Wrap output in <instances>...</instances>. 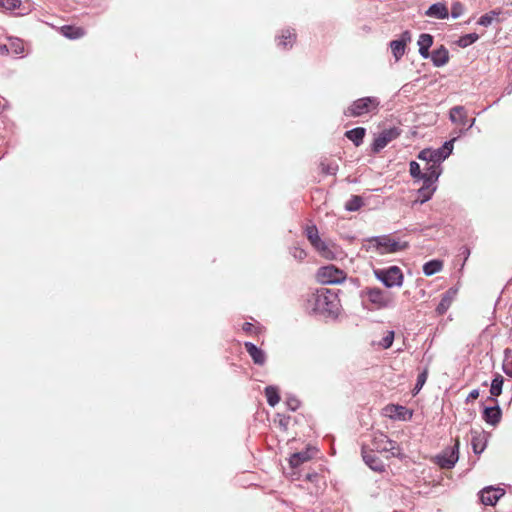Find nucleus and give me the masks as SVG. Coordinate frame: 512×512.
I'll list each match as a JSON object with an SVG mask.
<instances>
[{
  "label": "nucleus",
  "mask_w": 512,
  "mask_h": 512,
  "mask_svg": "<svg viewBox=\"0 0 512 512\" xmlns=\"http://www.w3.org/2000/svg\"><path fill=\"white\" fill-rule=\"evenodd\" d=\"M378 280L383 282L386 287L401 286L403 283V273L397 266H391L387 269L374 270Z\"/></svg>",
  "instance_id": "nucleus-5"
},
{
  "label": "nucleus",
  "mask_w": 512,
  "mask_h": 512,
  "mask_svg": "<svg viewBox=\"0 0 512 512\" xmlns=\"http://www.w3.org/2000/svg\"><path fill=\"white\" fill-rule=\"evenodd\" d=\"M459 439H455L453 447L446 448L440 455L436 456V463L442 469H451L459 458Z\"/></svg>",
  "instance_id": "nucleus-7"
},
{
  "label": "nucleus",
  "mask_w": 512,
  "mask_h": 512,
  "mask_svg": "<svg viewBox=\"0 0 512 512\" xmlns=\"http://www.w3.org/2000/svg\"><path fill=\"white\" fill-rule=\"evenodd\" d=\"M317 453L316 448L307 447L301 452H296L290 456L289 464L292 468H297L303 463L311 460Z\"/></svg>",
  "instance_id": "nucleus-13"
},
{
  "label": "nucleus",
  "mask_w": 512,
  "mask_h": 512,
  "mask_svg": "<svg viewBox=\"0 0 512 512\" xmlns=\"http://www.w3.org/2000/svg\"><path fill=\"white\" fill-rule=\"evenodd\" d=\"M364 461L369 467L375 471H382L384 469V465L381 461L376 459V457L371 453H366L363 455Z\"/></svg>",
  "instance_id": "nucleus-30"
},
{
  "label": "nucleus",
  "mask_w": 512,
  "mask_h": 512,
  "mask_svg": "<svg viewBox=\"0 0 512 512\" xmlns=\"http://www.w3.org/2000/svg\"><path fill=\"white\" fill-rule=\"evenodd\" d=\"M504 378L501 375H497L491 383L490 393L492 396L497 397L502 392V385Z\"/></svg>",
  "instance_id": "nucleus-33"
},
{
  "label": "nucleus",
  "mask_w": 512,
  "mask_h": 512,
  "mask_svg": "<svg viewBox=\"0 0 512 512\" xmlns=\"http://www.w3.org/2000/svg\"><path fill=\"white\" fill-rule=\"evenodd\" d=\"M366 295L376 309L385 308L391 303V297L379 288H368Z\"/></svg>",
  "instance_id": "nucleus-9"
},
{
  "label": "nucleus",
  "mask_w": 512,
  "mask_h": 512,
  "mask_svg": "<svg viewBox=\"0 0 512 512\" xmlns=\"http://www.w3.org/2000/svg\"><path fill=\"white\" fill-rule=\"evenodd\" d=\"M418 158L420 160L426 161L428 165L429 164H434L432 149H424V150H422L419 153Z\"/></svg>",
  "instance_id": "nucleus-40"
},
{
  "label": "nucleus",
  "mask_w": 512,
  "mask_h": 512,
  "mask_svg": "<svg viewBox=\"0 0 512 512\" xmlns=\"http://www.w3.org/2000/svg\"><path fill=\"white\" fill-rule=\"evenodd\" d=\"M370 248H374L379 254H390L403 251L408 248L405 241L396 240L391 235L372 237L368 240Z\"/></svg>",
  "instance_id": "nucleus-2"
},
{
  "label": "nucleus",
  "mask_w": 512,
  "mask_h": 512,
  "mask_svg": "<svg viewBox=\"0 0 512 512\" xmlns=\"http://www.w3.org/2000/svg\"><path fill=\"white\" fill-rule=\"evenodd\" d=\"M242 329L247 334H254V333H256V327L252 323H249V322H245L242 325Z\"/></svg>",
  "instance_id": "nucleus-45"
},
{
  "label": "nucleus",
  "mask_w": 512,
  "mask_h": 512,
  "mask_svg": "<svg viewBox=\"0 0 512 512\" xmlns=\"http://www.w3.org/2000/svg\"><path fill=\"white\" fill-rule=\"evenodd\" d=\"M410 40V33L405 31L402 33L400 40H394L390 43L391 51L396 60H399L404 55L406 43Z\"/></svg>",
  "instance_id": "nucleus-16"
},
{
  "label": "nucleus",
  "mask_w": 512,
  "mask_h": 512,
  "mask_svg": "<svg viewBox=\"0 0 512 512\" xmlns=\"http://www.w3.org/2000/svg\"><path fill=\"white\" fill-rule=\"evenodd\" d=\"M425 14L437 19H446L449 16V11L445 4L435 3L429 7Z\"/></svg>",
  "instance_id": "nucleus-22"
},
{
  "label": "nucleus",
  "mask_w": 512,
  "mask_h": 512,
  "mask_svg": "<svg viewBox=\"0 0 512 512\" xmlns=\"http://www.w3.org/2000/svg\"><path fill=\"white\" fill-rule=\"evenodd\" d=\"M21 5V0H0V7L7 10H14Z\"/></svg>",
  "instance_id": "nucleus-39"
},
{
  "label": "nucleus",
  "mask_w": 512,
  "mask_h": 512,
  "mask_svg": "<svg viewBox=\"0 0 512 512\" xmlns=\"http://www.w3.org/2000/svg\"><path fill=\"white\" fill-rule=\"evenodd\" d=\"M246 351L257 365H263L266 361L265 353L251 342H245Z\"/></svg>",
  "instance_id": "nucleus-21"
},
{
  "label": "nucleus",
  "mask_w": 512,
  "mask_h": 512,
  "mask_svg": "<svg viewBox=\"0 0 512 512\" xmlns=\"http://www.w3.org/2000/svg\"><path fill=\"white\" fill-rule=\"evenodd\" d=\"M24 52L23 40L16 37H8L7 43L0 44V55H19Z\"/></svg>",
  "instance_id": "nucleus-12"
},
{
  "label": "nucleus",
  "mask_w": 512,
  "mask_h": 512,
  "mask_svg": "<svg viewBox=\"0 0 512 512\" xmlns=\"http://www.w3.org/2000/svg\"><path fill=\"white\" fill-rule=\"evenodd\" d=\"M288 405L291 407L292 410H296L298 407V401L294 399L292 401H289Z\"/></svg>",
  "instance_id": "nucleus-48"
},
{
  "label": "nucleus",
  "mask_w": 512,
  "mask_h": 512,
  "mask_svg": "<svg viewBox=\"0 0 512 512\" xmlns=\"http://www.w3.org/2000/svg\"><path fill=\"white\" fill-rule=\"evenodd\" d=\"M490 401L496 403L493 407H486L483 411V420L491 425L496 426L500 423L502 418V411L500 407L497 405V401L494 398H489Z\"/></svg>",
  "instance_id": "nucleus-14"
},
{
  "label": "nucleus",
  "mask_w": 512,
  "mask_h": 512,
  "mask_svg": "<svg viewBox=\"0 0 512 512\" xmlns=\"http://www.w3.org/2000/svg\"><path fill=\"white\" fill-rule=\"evenodd\" d=\"M455 140L456 137H453L451 140L445 142L442 147L432 150L434 164L440 165L441 161L445 160L452 153Z\"/></svg>",
  "instance_id": "nucleus-18"
},
{
  "label": "nucleus",
  "mask_w": 512,
  "mask_h": 512,
  "mask_svg": "<svg viewBox=\"0 0 512 512\" xmlns=\"http://www.w3.org/2000/svg\"><path fill=\"white\" fill-rule=\"evenodd\" d=\"M477 40H478V35L476 33L466 34V35L460 37V39L458 40V45L460 47L464 48V47H467V46L473 44Z\"/></svg>",
  "instance_id": "nucleus-37"
},
{
  "label": "nucleus",
  "mask_w": 512,
  "mask_h": 512,
  "mask_svg": "<svg viewBox=\"0 0 512 512\" xmlns=\"http://www.w3.org/2000/svg\"><path fill=\"white\" fill-rule=\"evenodd\" d=\"M315 250L327 260L336 259V253L333 251V246H330L323 240L314 246Z\"/></svg>",
  "instance_id": "nucleus-26"
},
{
  "label": "nucleus",
  "mask_w": 512,
  "mask_h": 512,
  "mask_svg": "<svg viewBox=\"0 0 512 512\" xmlns=\"http://www.w3.org/2000/svg\"><path fill=\"white\" fill-rule=\"evenodd\" d=\"M505 496V491L500 487H485L480 491V500L484 505L494 506Z\"/></svg>",
  "instance_id": "nucleus-10"
},
{
  "label": "nucleus",
  "mask_w": 512,
  "mask_h": 512,
  "mask_svg": "<svg viewBox=\"0 0 512 512\" xmlns=\"http://www.w3.org/2000/svg\"><path fill=\"white\" fill-rule=\"evenodd\" d=\"M393 340H394V332L388 331L386 336H384L382 338V340L380 341V346L384 349H388L391 347Z\"/></svg>",
  "instance_id": "nucleus-41"
},
{
  "label": "nucleus",
  "mask_w": 512,
  "mask_h": 512,
  "mask_svg": "<svg viewBox=\"0 0 512 512\" xmlns=\"http://www.w3.org/2000/svg\"><path fill=\"white\" fill-rule=\"evenodd\" d=\"M486 438L482 432H472L471 445L475 454H480L486 448Z\"/></svg>",
  "instance_id": "nucleus-24"
},
{
  "label": "nucleus",
  "mask_w": 512,
  "mask_h": 512,
  "mask_svg": "<svg viewBox=\"0 0 512 512\" xmlns=\"http://www.w3.org/2000/svg\"><path fill=\"white\" fill-rule=\"evenodd\" d=\"M496 15H497V13L494 11H491L490 13H486L479 18L478 24L487 27L492 23V21L494 20Z\"/></svg>",
  "instance_id": "nucleus-38"
},
{
  "label": "nucleus",
  "mask_w": 512,
  "mask_h": 512,
  "mask_svg": "<svg viewBox=\"0 0 512 512\" xmlns=\"http://www.w3.org/2000/svg\"><path fill=\"white\" fill-rule=\"evenodd\" d=\"M457 293H458V289L452 287V288H449L442 295L441 301L438 304V306L436 307V312H437L438 315H444L448 311V309L450 308V306L454 302V300H455V298L457 296Z\"/></svg>",
  "instance_id": "nucleus-15"
},
{
  "label": "nucleus",
  "mask_w": 512,
  "mask_h": 512,
  "mask_svg": "<svg viewBox=\"0 0 512 512\" xmlns=\"http://www.w3.org/2000/svg\"><path fill=\"white\" fill-rule=\"evenodd\" d=\"M504 370L508 376L512 377V357L511 360L505 364Z\"/></svg>",
  "instance_id": "nucleus-47"
},
{
  "label": "nucleus",
  "mask_w": 512,
  "mask_h": 512,
  "mask_svg": "<svg viewBox=\"0 0 512 512\" xmlns=\"http://www.w3.org/2000/svg\"><path fill=\"white\" fill-rule=\"evenodd\" d=\"M363 206V200L358 195H353L345 204L348 211H358Z\"/></svg>",
  "instance_id": "nucleus-32"
},
{
  "label": "nucleus",
  "mask_w": 512,
  "mask_h": 512,
  "mask_svg": "<svg viewBox=\"0 0 512 512\" xmlns=\"http://www.w3.org/2000/svg\"><path fill=\"white\" fill-rule=\"evenodd\" d=\"M433 44V37L430 34L423 33L419 36L418 46H419V54L423 58H428L430 56L429 49Z\"/></svg>",
  "instance_id": "nucleus-23"
},
{
  "label": "nucleus",
  "mask_w": 512,
  "mask_h": 512,
  "mask_svg": "<svg viewBox=\"0 0 512 512\" xmlns=\"http://www.w3.org/2000/svg\"><path fill=\"white\" fill-rule=\"evenodd\" d=\"M427 377H428V372L427 370H424L423 372H421L418 377H417V382H416V385H415V388L414 390H416V392H419L423 385L425 384L426 380H427Z\"/></svg>",
  "instance_id": "nucleus-42"
},
{
  "label": "nucleus",
  "mask_w": 512,
  "mask_h": 512,
  "mask_svg": "<svg viewBox=\"0 0 512 512\" xmlns=\"http://www.w3.org/2000/svg\"><path fill=\"white\" fill-rule=\"evenodd\" d=\"M410 174L414 178H422L423 173L421 172L420 165L415 161L410 162Z\"/></svg>",
  "instance_id": "nucleus-44"
},
{
  "label": "nucleus",
  "mask_w": 512,
  "mask_h": 512,
  "mask_svg": "<svg viewBox=\"0 0 512 512\" xmlns=\"http://www.w3.org/2000/svg\"><path fill=\"white\" fill-rule=\"evenodd\" d=\"M386 414L390 417L401 418L405 412V407L398 405H390L385 408Z\"/></svg>",
  "instance_id": "nucleus-36"
},
{
  "label": "nucleus",
  "mask_w": 512,
  "mask_h": 512,
  "mask_svg": "<svg viewBox=\"0 0 512 512\" xmlns=\"http://www.w3.org/2000/svg\"><path fill=\"white\" fill-rule=\"evenodd\" d=\"M58 31L70 40H77L86 35L85 28L76 25H63L58 28Z\"/></svg>",
  "instance_id": "nucleus-17"
},
{
  "label": "nucleus",
  "mask_w": 512,
  "mask_h": 512,
  "mask_svg": "<svg viewBox=\"0 0 512 512\" xmlns=\"http://www.w3.org/2000/svg\"><path fill=\"white\" fill-rule=\"evenodd\" d=\"M366 130L363 127H357L354 129H351L345 133V136L352 141L355 146H359L364 139Z\"/></svg>",
  "instance_id": "nucleus-27"
},
{
  "label": "nucleus",
  "mask_w": 512,
  "mask_h": 512,
  "mask_svg": "<svg viewBox=\"0 0 512 512\" xmlns=\"http://www.w3.org/2000/svg\"><path fill=\"white\" fill-rule=\"evenodd\" d=\"M443 268V262L441 260H431L424 264L423 272L426 276H431L438 273Z\"/></svg>",
  "instance_id": "nucleus-28"
},
{
  "label": "nucleus",
  "mask_w": 512,
  "mask_h": 512,
  "mask_svg": "<svg viewBox=\"0 0 512 512\" xmlns=\"http://www.w3.org/2000/svg\"><path fill=\"white\" fill-rule=\"evenodd\" d=\"M478 397H479V390L474 389L467 396L466 402H472V401L476 400Z\"/></svg>",
  "instance_id": "nucleus-46"
},
{
  "label": "nucleus",
  "mask_w": 512,
  "mask_h": 512,
  "mask_svg": "<svg viewBox=\"0 0 512 512\" xmlns=\"http://www.w3.org/2000/svg\"><path fill=\"white\" fill-rule=\"evenodd\" d=\"M434 190L435 188H431V185L424 183L423 186L418 190L419 197H421V203L428 201L431 198Z\"/></svg>",
  "instance_id": "nucleus-35"
},
{
  "label": "nucleus",
  "mask_w": 512,
  "mask_h": 512,
  "mask_svg": "<svg viewBox=\"0 0 512 512\" xmlns=\"http://www.w3.org/2000/svg\"><path fill=\"white\" fill-rule=\"evenodd\" d=\"M464 10L463 5L460 2H454L451 6V15L453 18H458L462 15Z\"/></svg>",
  "instance_id": "nucleus-43"
},
{
  "label": "nucleus",
  "mask_w": 512,
  "mask_h": 512,
  "mask_svg": "<svg viewBox=\"0 0 512 512\" xmlns=\"http://www.w3.org/2000/svg\"><path fill=\"white\" fill-rule=\"evenodd\" d=\"M400 135V132L397 128H390L383 130L378 137L375 138L372 144V150L374 152H379L384 147L388 145L392 140L396 139Z\"/></svg>",
  "instance_id": "nucleus-11"
},
{
  "label": "nucleus",
  "mask_w": 512,
  "mask_h": 512,
  "mask_svg": "<svg viewBox=\"0 0 512 512\" xmlns=\"http://www.w3.org/2000/svg\"><path fill=\"white\" fill-rule=\"evenodd\" d=\"M440 173V165L429 164L426 171L422 175V179L424 180V183L432 185L438 179Z\"/></svg>",
  "instance_id": "nucleus-25"
},
{
  "label": "nucleus",
  "mask_w": 512,
  "mask_h": 512,
  "mask_svg": "<svg viewBox=\"0 0 512 512\" xmlns=\"http://www.w3.org/2000/svg\"><path fill=\"white\" fill-rule=\"evenodd\" d=\"M321 173L324 175H335L338 170V165L333 162L322 161L319 165Z\"/></svg>",
  "instance_id": "nucleus-34"
},
{
  "label": "nucleus",
  "mask_w": 512,
  "mask_h": 512,
  "mask_svg": "<svg viewBox=\"0 0 512 512\" xmlns=\"http://www.w3.org/2000/svg\"><path fill=\"white\" fill-rule=\"evenodd\" d=\"M372 445L378 452H390L393 457L402 456L399 445L383 433L374 434Z\"/></svg>",
  "instance_id": "nucleus-6"
},
{
  "label": "nucleus",
  "mask_w": 512,
  "mask_h": 512,
  "mask_svg": "<svg viewBox=\"0 0 512 512\" xmlns=\"http://www.w3.org/2000/svg\"><path fill=\"white\" fill-rule=\"evenodd\" d=\"M379 101L376 97H363L355 100L344 112L348 117H359L376 110Z\"/></svg>",
  "instance_id": "nucleus-3"
},
{
  "label": "nucleus",
  "mask_w": 512,
  "mask_h": 512,
  "mask_svg": "<svg viewBox=\"0 0 512 512\" xmlns=\"http://www.w3.org/2000/svg\"><path fill=\"white\" fill-rule=\"evenodd\" d=\"M431 60L436 67H442L449 61L448 49L441 45L438 49L434 50L431 54Z\"/></svg>",
  "instance_id": "nucleus-20"
},
{
  "label": "nucleus",
  "mask_w": 512,
  "mask_h": 512,
  "mask_svg": "<svg viewBox=\"0 0 512 512\" xmlns=\"http://www.w3.org/2000/svg\"><path fill=\"white\" fill-rule=\"evenodd\" d=\"M302 255H305V252L303 250H300L299 253H298V256L302 257Z\"/></svg>",
  "instance_id": "nucleus-49"
},
{
  "label": "nucleus",
  "mask_w": 512,
  "mask_h": 512,
  "mask_svg": "<svg viewBox=\"0 0 512 512\" xmlns=\"http://www.w3.org/2000/svg\"><path fill=\"white\" fill-rule=\"evenodd\" d=\"M297 35L294 29H284L277 38V45L281 49L291 48L296 42Z\"/></svg>",
  "instance_id": "nucleus-19"
},
{
  "label": "nucleus",
  "mask_w": 512,
  "mask_h": 512,
  "mask_svg": "<svg viewBox=\"0 0 512 512\" xmlns=\"http://www.w3.org/2000/svg\"><path fill=\"white\" fill-rule=\"evenodd\" d=\"M316 279L322 284H338L346 279V273L334 265L320 267Z\"/></svg>",
  "instance_id": "nucleus-4"
},
{
  "label": "nucleus",
  "mask_w": 512,
  "mask_h": 512,
  "mask_svg": "<svg viewBox=\"0 0 512 512\" xmlns=\"http://www.w3.org/2000/svg\"><path fill=\"white\" fill-rule=\"evenodd\" d=\"M265 396L267 398V402L270 406L274 407L280 401V396L278 393V389L273 386H268L265 388Z\"/></svg>",
  "instance_id": "nucleus-29"
},
{
  "label": "nucleus",
  "mask_w": 512,
  "mask_h": 512,
  "mask_svg": "<svg viewBox=\"0 0 512 512\" xmlns=\"http://www.w3.org/2000/svg\"><path fill=\"white\" fill-rule=\"evenodd\" d=\"M314 310L323 315L335 314L338 310L337 295L329 289L317 290L313 295Z\"/></svg>",
  "instance_id": "nucleus-1"
},
{
  "label": "nucleus",
  "mask_w": 512,
  "mask_h": 512,
  "mask_svg": "<svg viewBox=\"0 0 512 512\" xmlns=\"http://www.w3.org/2000/svg\"><path fill=\"white\" fill-rule=\"evenodd\" d=\"M306 236L313 247L322 241L315 225L306 228Z\"/></svg>",
  "instance_id": "nucleus-31"
},
{
  "label": "nucleus",
  "mask_w": 512,
  "mask_h": 512,
  "mask_svg": "<svg viewBox=\"0 0 512 512\" xmlns=\"http://www.w3.org/2000/svg\"><path fill=\"white\" fill-rule=\"evenodd\" d=\"M449 118L455 125L459 126V134L469 130L475 123V119L466 127L468 123V114L464 106H454L450 109Z\"/></svg>",
  "instance_id": "nucleus-8"
}]
</instances>
